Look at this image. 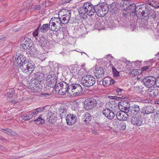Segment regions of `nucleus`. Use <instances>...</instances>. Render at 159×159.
<instances>
[{
	"instance_id": "f257e3e1",
	"label": "nucleus",
	"mask_w": 159,
	"mask_h": 159,
	"mask_svg": "<svg viewBox=\"0 0 159 159\" xmlns=\"http://www.w3.org/2000/svg\"><path fill=\"white\" fill-rule=\"evenodd\" d=\"M49 23L50 25V30L53 31H58L61 30L63 26L61 17L52 18Z\"/></svg>"
},
{
	"instance_id": "f03ea898",
	"label": "nucleus",
	"mask_w": 159,
	"mask_h": 159,
	"mask_svg": "<svg viewBox=\"0 0 159 159\" xmlns=\"http://www.w3.org/2000/svg\"><path fill=\"white\" fill-rule=\"evenodd\" d=\"M146 10L145 12L143 13L140 17L142 20H148L149 19L156 20L159 17V14L158 11L156 12L150 8V10Z\"/></svg>"
},
{
	"instance_id": "7ed1b4c3",
	"label": "nucleus",
	"mask_w": 159,
	"mask_h": 159,
	"mask_svg": "<svg viewBox=\"0 0 159 159\" xmlns=\"http://www.w3.org/2000/svg\"><path fill=\"white\" fill-rule=\"evenodd\" d=\"M69 94L72 97L80 96L83 91L82 87L78 84H72L70 85Z\"/></svg>"
},
{
	"instance_id": "20e7f679",
	"label": "nucleus",
	"mask_w": 159,
	"mask_h": 159,
	"mask_svg": "<svg viewBox=\"0 0 159 159\" xmlns=\"http://www.w3.org/2000/svg\"><path fill=\"white\" fill-rule=\"evenodd\" d=\"M95 13L100 17H103L105 16L108 12L109 7L107 5L102 6L100 4L95 5Z\"/></svg>"
},
{
	"instance_id": "39448f33",
	"label": "nucleus",
	"mask_w": 159,
	"mask_h": 159,
	"mask_svg": "<svg viewBox=\"0 0 159 159\" xmlns=\"http://www.w3.org/2000/svg\"><path fill=\"white\" fill-rule=\"evenodd\" d=\"M35 67V64L34 62L26 61L25 62L21 63L20 65V68L23 72L25 73L28 71H31V73H30V76L32 75L31 73Z\"/></svg>"
},
{
	"instance_id": "423d86ee",
	"label": "nucleus",
	"mask_w": 159,
	"mask_h": 159,
	"mask_svg": "<svg viewBox=\"0 0 159 159\" xmlns=\"http://www.w3.org/2000/svg\"><path fill=\"white\" fill-rule=\"evenodd\" d=\"M120 5L123 7H125L129 12L136 13V5L134 3L129 4L131 0H119Z\"/></svg>"
},
{
	"instance_id": "0eeeda50",
	"label": "nucleus",
	"mask_w": 159,
	"mask_h": 159,
	"mask_svg": "<svg viewBox=\"0 0 159 159\" xmlns=\"http://www.w3.org/2000/svg\"><path fill=\"white\" fill-rule=\"evenodd\" d=\"M81 82L84 86L90 87L93 86L96 82V80L93 75H87L82 77Z\"/></svg>"
},
{
	"instance_id": "6e6552de",
	"label": "nucleus",
	"mask_w": 159,
	"mask_h": 159,
	"mask_svg": "<svg viewBox=\"0 0 159 159\" xmlns=\"http://www.w3.org/2000/svg\"><path fill=\"white\" fill-rule=\"evenodd\" d=\"M95 5H93L91 3L87 2L83 6V10L87 15L91 16L95 14Z\"/></svg>"
},
{
	"instance_id": "1a4fd4ad",
	"label": "nucleus",
	"mask_w": 159,
	"mask_h": 159,
	"mask_svg": "<svg viewBox=\"0 0 159 159\" xmlns=\"http://www.w3.org/2000/svg\"><path fill=\"white\" fill-rule=\"evenodd\" d=\"M70 85L64 81L59 83L56 86V89H59L58 91L59 93L61 94H65L66 93L69 94Z\"/></svg>"
},
{
	"instance_id": "9d476101",
	"label": "nucleus",
	"mask_w": 159,
	"mask_h": 159,
	"mask_svg": "<svg viewBox=\"0 0 159 159\" xmlns=\"http://www.w3.org/2000/svg\"><path fill=\"white\" fill-rule=\"evenodd\" d=\"M156 79L153 76H149L145 77L143 80V84L146 87L150 88L152 87L156 84Z\"/></svg>"
},
{
	"instance_id": "9b49d317",
	"label": "nucleus",
	"mask_w": 159,
	"mask_h": 159,
	"mask_svg": "<svg viewBox=\"0 0 159 159\" xmlns=\"http://www.w3.org/2000/svg\"><path fill=\"white\" fill-rule=\"evenodd\" d=\"M57 78L56 75L53 74L48 75L46 80L47 85L50 87H54L56 88V86H57L56 84L57 82Z\"/></svg>"
},
{
	"instance_id": "f8f14e48",
	"label": "nucleus",
	"mask_w": 159,
	"mask_h": 159,
	"mask_svg": "<svg viewBox=\"0 0 159 159\" xmlns=\"http://www.w3.org/2000/svg\"><path fill=\"white\" fill-rule=\"evenodd\" d=\"M97 103L96 100L90 98L86 99L84 102V108L86 110H91L95 107Z\"/></svg>"
},
{
	"instance_id": "ddd939ff",
	"label": "nucleus",
	"mask_w": 159,
	"mask_h": 159,
	"mask_svg": "<svg viewBox=\"0 0 159 159\" xmlns=\"http://www.w3.org/2000/svg\"><path fill=\"white\" fill-rule=\"evenodd\" d=\"M150 7L145 4H142L138 6L137 7L135 13L136 15L138 17H139L143 12H145L146 10H150Z\"/></svg>"
},
{
	"instance_id": "4468645a",
	"label": "nucleus",
	"mask_w": 159,
	"mask_h": 159,
	"mask_svg": "<svg viewBox=\"0 0 159 159\" xmlns=\"http://www.w3.org/2000/svg\"><path fill=\"white\" fill-rule=\"evenodd\" d=\"M119 106L122 111L125 112H129V111L130 107V104L128 101L122 100L119 103Z\"/></svg>"
},
{
	"instance_id": "2eb2a0df",
	"label": "nucleus",
	"mask_w": 159,
	"mask_h": 159,
	"mask_svg": "<svg viewBox=\"0 0 159 159\" xmlns=\"http://www.w3.org/2000/svg\"><path fill=\"white\" fill-rule=\"evenodd\" d=\"M140 106L134 104L131 107L128 112L127 115L129 116H136L140 114Z\"/></svg>"
},
{
	"instance_id": "dca6fc26",
	"label": "nucleus",
	"mask_w": 159,
	"mask_h": 159,
	"mask_svg": "<svg viewBox=\"0 0 159 159\" xmlns=\"http://www.w3.org/2000/svg\"><path fill=\"white\" fill-rule=\"evenodd\" d=\"M156 111V110L151 106H147L143 107L142 109V113L143 116L151 114L154 113Z\"/></svg>"
},
{
	"instance_id": "f3484780",
	"label": "nucleus",
	"mask_w": 159,
	"mask_h": 159,
	"mask_svg": "<svg viewBox=\"0 0 159 159\" xmlns=\"http://www.w3.org/2000/svg\"><path fill=\"white\" fill-rule=\"evenodd\" d=\"M141 116V115L139 116H133L131 117L130 120L131 124L136 126H139L141 125L143 121Z\"/></svg>"
},
{
	"instance_id": "a211bd4d",
	"label": "nucleus",
	"mask_w": 159,
	"mask_h": 159,
	"mask_svg": "<svg viewBox=\"0 0 159 159\" xmlns=\"http://www.w3.org/2000/svg\"><path fill=\"white\" fill-rule=\"evenodd\" d=\"M68 107L66 105L62 104L58 108V112L61 118H64L68 113Z\"/></svg>"
},
{
	"instance_id": "6ab92c4d",
	"label": "nucleus",
	"mask_w": 159,
	"mask_h": 159,
	"mask_svg": "<svg viewBox=\"0 0 159 159\" xmlns=\"http://www.w3.org/2000/svg\"><path fill=\"white\" fill-rule=\"evenodd\" d=\"M147 94L151 98H154L159 94V88L154 87L152 89H149L148 90Z\"/></svg>"
},
{
	"instance_id": "aec40b11",
	"label": "nucleus",
	"mask_w": 159,
	"mask_h": 159,
	"mask_svg": "<svg viewBox=\"0 0 159 159\" xmlns=\"http://www.w3.org/2000/svg\"><path fill=\"white\" fill-rule=\"evenodd\" d=\"M94 73L95 76L97 78H102L104 75V70L101 67H96Z\"/></svg>"
},
{
	"instance_id": "412c9836",
	"label": "nucleus",
	"mask_w": 159,
	"mask_h": 159,
	"mask_svg": "<svg viewBox=\"0 0 159 159\" xmlns=\"http://www.w3.org/2000/svg\"><path fill=\"white\" fill-rule=\"evenodd\" d=\"M77 117L75 115L69 114L66 116V120L68 125H72L75 123Z\"/></svg>"
},
{
	"instance_id": "4be33fe9",
	"label": "nucleus",
	"mask_w": 159,
	"mask_h": 159,
	"mask_svg": "<svg viewBox=\"0 0 159 159\" xmlns=\"http://www.w3.org/2000/svg\"><path fill=\"white\" fill-rule=\"evenodd\" d=\"M103 114L106 117L110 120L113 119L115 116L114 113L108 108L104 109Z\"/></svg>"
},
{
	"instance_id": "5701e85b",
	"label": "nucleus",
	"mask_w": 159,
	"mask_h": 159,
	"mask_svg": "<svg viewBox=\"0 0 159 159\" xmlns=\"http://www.w3.org/2000/svg\"><path fill=\"white\" fill-rule=\"evenodd\" d=\"M119 5L117 2H114L110 4V7H109V10L112 14L116 13L118 11L119 8Z\"/></svg>"
},
{
	"instance_id": "b1692460",
	"label": "nucleus",
	"mask_w": 159,
	"mask_h": 159,
	"mask_svg": "<svg viewBox=\"0 0 159 159\" xmlns=\"http://www.w3.org/2000/svg\"><path fill=\"white\" fill-rule=\"evenodd\" d=\"M26 61L25 57L23 55L20 54L18 56H16V57H15L14 62L15 64L19 65L21 64L22 63L25 62Z\"/></svg>"
},
{
	"instance_id": "393cba45",
	"label": "nucleus",
	"mask_w": 159,
	"mask_h": 159,
	"mask_svg": "<svg viewBox=\"0 0 159 159\" xmlns=\"http://www.w3.org/2000/svg\"><path fill=\"white\" fill-rule=\"evenodd\" d=\"M34 79L38 82H41L44 80L45 75L43 73L40 72H37L34 74Z\"/></svg>"
},
{
	"instance_id": "a878e982",
	"label": "nucleus",
	"mask_w": 159,
	"mask_h": 159,
	"mask_svg": "<svg viewBox=\"0 0 159 159\" xmlns=\"http://www.w3.org/2000/svg\"><path fill=\"white\" fill-rule=\"evenodd\" d=\"M114 125L115 126L116 125L117 128L120 130H124L126 128V125L123 121H115L114 123Z\"/></svg>"
},
{
	"instance_id": "bb28decb",
	"label": "nucleus",
	"mask_w": 159,
	"mask_h": 159,
	"mask_svg": "<svg viewBox=\"0 0 159 159\" xmlns=\"http://www.w3.org/2000/svg\"><path fill=\"white\" fill-rule=\"evenodd\" d=\"M125 113L124 111H122V110H120L117 112L116 114V116L117 119L120 120H127V117H125L123 118V114L125 115Z\"/></svg>"
},
{
	"instance_id": "cd10ccee",
	"label": "nucleus",
	"mask_w": 159,
	"mask_h": 159,
	"mask_svg": "<svg viewBox=\"0 0 159 159\" xmlns=\"http://www.w3.org/2000/svg\"><path fill=\"white\" fill-rule=\"evenodd\" d=\"M50 24H43L41 27L39 26L38 27L39 28L40 31L42 33H44L46 32L49 29H50Z\"/></svg>"
},
{
	"instance_id": "c85d7f7f",
	"label": "nucleus",
	"mask_w": 159,
	"mask_h": 159,
	"mask_svg": "<svg viewBox=\"0 0 159 159\" xmlns=\"http://www.w3.org/2000/svg\"><path fill=\"white\" fill-rule=\"evenodd\" d=\"M48 116V117L47 119V120L50 123H52L56 116L55 113L49 111Z\"/></svg>"
},
{
	"instance_id": "c756f323",
	"label": "nucleus",
	"mask_w": 159,
	"mask_h": 159,
	"mask_svg": "<svg viewBox=\"0 0 159 159\" xmlns=\"http://www.w3.org/2000/svg\"><path fill=\"white\" fill-rule=\"evenodd\" d=\"M91 115L89 113H86L84 116L83 118V121L85 122L86 124L89 123L91 121Z\"/></svg>"
},
{
	"instance_id": "7c9ffc66",
	"label": "nucleus",
	"mask_w": 159,
	"mask_h": 159,
	"mask_svg": "<svg viewBox=\"0 0 159 159\" xmlns=\"http://www.w3.org/2000/svg\"><path fill=\"white\" fill-rule=\"evenodd\" d=\"M59 17V16H64L66 15H70V11L66 9H63L60 10L58 12Z\"/></svg>"
},
{
	"instance_id": "2f4dec72",
	"label": "nucleus",
	"mask_w": 159,
	"mask_h": 159,
	"mask_svg": "<svg viewBox=\"0 0 159 159\" xmlns=\"http://www.w3.org/2000/svg\"><path fill=\"white\" fill-rule=\"evenodd\" d=\"M130 20L128 17H122L121 19V24L123 26H126L129 25Z\"/></svg>"
},
{
	"instance_id": "473e14b6",
	"label": "nucleus",
	"mask_w": 159,
	"mask_h": 159,
	"mask_svg": "<svg viewBox=\"0 0 159 159\" xmlns=\"http://www.w3.org/2000/svg\"><path fill=\"white\" fill-rule=\"evenodd\" d=\"M61 22L62 24H65L69 22L70 17V15H66L64 16H61Z\"/></svg>"
},
{
	"instance_id": "72a5a7b5",
	"label": "nucleus",
	"mask_w": 159,
	"mask_h": 159,
	"mask_svg": "<svg viewBox=\"0 0 159 159\" xmlns=\"http://www.w3.org/2000/svg\"><path fill=\"white\" fill-rule=\"evenodd\" d=\"M22 42L26 45L28 46V47H30L32 45L31 40L30 39L26 37H25L23 39H22Z\"/></svg>"
},
{
	"instance_id": "f704fd0d",
	"label": "nucleus",
	"mask_w": 159,
	"mask_h": 159,
	"mask_svg": "<svg viewBox=\"0 0 159 159\" xmlns=\"http://www.w3.org/2000/svg\"><path fill=\"white\" fill-rule=\"evenodd\" d=\"M32 118V115L30 112H28L27 114L23 115L21 116L22 119L25 121L29 120Z\"/></svg>"
},
{
	"instance_id": "c9c22d12",
	"label": "nucleus",
	"mask_w": 159,
	"mask_h": 159,
	"mask_svg": "<svg viewBox=\"0 0 159 159\" xmlns=\"http://www.w3.org/2000/svg\"><path fill=\"white\" fill-rule=\"evenodd\" d=\"M42 115H41L39 118H38L34 120V121L35 122H37L38 121H40V122L39 123H38L37 122H35V123L37 124H39L42 125L43 124L45 123L44 120L42 118Z\"/></svg>"
},
{
	"instance_id": "e433bc0d",
	"label": "nucleus",
	"mask_w": 159,
	"mask_h": 159,
	"mask_svg": "<svg viewBox=\"0 0 159 159\" xmlns=\"http://www.w3.org/2000/svg\"><path fill=\"white\" fill-rule=\"evenodd\" d=\"M122 17L124 18L128 17H129V15H130V14H129V13H130V12H129L128 11V10H126L125 7H124V8H122Z\"/></svg>"
},
{
	"instance_id": "4c0bfd02",
	"label": "nucleus",
	"mask_w": 159,
	"mask_h": 159,
	"mask_svg": "<svg viewBox=\"0 0 159 159\" xmlns=\"http://www.w3.org/2000/svg\"><path fill=\"white\" fill-rule=\"evenodd\" d=\"M40 43L42 46L45 47L48 46L49 42L47 39H43V40H41Z\"/></svg>"
},
{
	"instance_id": "58836bf2",
	"label": "nucleus",
	"mask_w": 159,
	"mask_h": 159,
	"mask_svg": "<svg viewBox=\"0 0 159 159\" xmlns=\"http://www.w3.org/2000/svg\"><path fill=\"white\" fill-rule=\"evenodd\" d=\"M112 70L113 74V75L114 77H120L119 72L117 71L116 69L114 67H112Z\"/></svg>"
},
{
	"instance_id": "ea45409f",
	"label": "nucleus",
	"mask_w": 159,
	"mask_h": 159,
	"mask_svg": "<svg viewBox=\"0 0 159 159\" xmlns=\"http://www.w3.org/2000/svg\"><path fill=\"white\" fill-rule=\"evenodd\" d=\"M7 94L8 96H12L14 94V90L13 89H8L7 90Z\"/></svg>"
},
{
	"instance_id": "a19ab883",
	"label": "nucleus",
	"mask_w": 159,
	"mask_h": 159,
	"mask_svg": "<svg viewBox=\"0 0 159 159\" xmlns=\"http://www.w3.org/2000/svg\"><path fill=\"white\" fill-rule=\"evenodd\" d=\"M2 130H4L5 131V132H4V133H6L8 135H11L12 134V133H11V132L12 131V130L9 129H2Z\"/></svg>"
},
{
	"instance_id": "79ce46f5",
	"label": "nucleus",
	"mask_w": 159,
	"mask_h": 159,
	"mask_svg": "<svg viewBox=\"0 0 159 159\" xmlns=\"http://www.w3.org/2000/svg\"><path fill=\"white\" fill-rule=\"evenodd\" d=\"M28 46L23 43L20 46V48L23 51H25V50H26L27 49H28Z\"/></svg>"
},
{
	"instance_id": "37998d69",
	"label": "nucleus",
	"mask_w": 159,
	"mask_h": 159,
	"mask_svg": "<svg viewBox=\"0 0 159 159\" xmlns=\"http://www.w3.org/2000/svg\"><path fill=\"white\" fill-rule=\"evenodd\" d=\"M39 28H37L35 31L33 32V35L34 37H36L38 36V34L39 32H40V30H39Z\"/></svg>"
},
{
	"instance_id": "c03bdc74",
	"label": "nucleus",
	"mask_w": 159,
	"mask_h": 159,
	"mask_svg": "<svg viewBox=\"0 0 159 159\" xmlns=\"http://www.w3.org/2000/svg\"><path fill=\"white\" fill-rule=\"evenodd\" d=\"M42 5H34L33 7L34 9L35 10H40L41 7H42Z\"/></svg>"
},
{
	"instance_id": "a18cd8bd",
	"label": "nucleus",
	"mask_w": 159,
	"mask_h": 159,
	"mask_svg": "<svg viewBox=\"0 0 159 159\" xmlns=\"http://www.w3.org/2000/svg\"><path fill=\"white\" fill-rule=\"evenodd\" d=\"M152 68V67L151 66H146L142 67V69L143 71H146L147 70H151Z\"/></svg>"
},
{
	"instance_id": "49530a36",
	"label": "nucleus",
	"mask_w": 159,
	"mask_h": 159,
	"mask_svg": "<svg viewBox=\"0 0 159 159\" xmlns=\"http://www.w3.org/2000/svg\"><path fill=\"white\" fill-rule=\"evenodd\" d=\"M28 47L29 48L28 49L30 50V53L31 54L32 53L34 54V52L35 51V49L34 48V46H32V45H31V47Z\"/></svg>"
},
{
	"instance_id": "de8ad7c7",
	"label": "nucleus",
	"mask_w": 159,
	"mask_h": 159,
	"mask_svg": "<svg viewBox=\"0 0 159 159\" xmlns=\"http://www.w3.org/2000/svg\"><path fill=\"white\" fill-rule=\"evenodd\" d=\"M45 107H39L35 109V110L36 111V112L37 113V114H38L39 112L43 111L45 108Z\"/></svg>"
},
{
	"instance_id": "09e8293b",
	"label": "nucleus",
	"mask_w": 159,
	"mask_h": 159,
	"mask_svg": "<svg viewBox=\"0 0 159 159\" xmlns=\"http://www.w3.org/2000/svg\"><path fill=\"white\" fill-rule=\"evenodd\" d=\"M108 83V80H106L104 79H103L102 81V84L103 86L105 87H107Z\"/></svg>"
},
{
	"instance_id": "8fccbe9b",
	"label": "nucleus",
	"mask_w": 159,
	"mask_h": 159,
	"mask_svg": "<svg viewBox=\"0 0 159 159\" xmlns=\"http://www.w3.org/2000/svg\"><path fill=\"white\" fill-rule=\"evenodd\" d=\"M147 2L149 5H151L154 7H155V4H154V3L153 2L152 3V2H151L150 1H149V0H148Z\"/></svg>"
},
{
	"instance_id": "3c124183",
	"label": "nucleus",
	"mask_w": 159,
	"mask_h": 159,
	"mask_svg": "<svg viewBox=\"0 0 159 159\" xmlns=\"http://www.w3.org/2000/svg\"><path fill=\"white\" fill-rule=\"evenodd\" d=\"M115 90L118 93H119L120 92H121L123 90V89H119L118 88H116L115 89Z\"/></svg>"
},
{
	"instance_id": "603ef678",
	"label": "nucleus",
	"mask_w": 159,
	"mask_h": 159,
	"mask_svg": "<svg viewBox=\"0 0 159 159\" xmlns=\"http://www.w3.org/2000/svg\"><path fill=\"white\" fill-rule=\"evenodd\" d=\"M30 113H31V115H32V117H33V116L34 115H37L38 114L36 112V111L35 109H34L32 112L30 111Z\"/></svg>"
},
{
	"instance_id": "864d4df0",
	"label": "nucleus",
	"mask_w": 159,
	"mask_h": 159,
	"mask_svg": "<svg viewBox=\"0 0 159 159\" xmlns=\"http://www.w3.org/2000/svg\"><path fill=\"white\" fill-rule=\"evenodd\" d=\"M91 132L93 133L96 135H98L99 133H98L96 130L94 129H91Z\"/></svg>"
},
{
	"instance_id": "5fc2aeb1",
	"label": "nucleus",
	"mask_w": 159,
	"mask_h": 159,
	"mask_svg": "<svg viewBox=\"0 0 159 159\" xmlns=\"http://www.w3.org/2000/svg\"><path fill=\"white\" fill-rule=\"evenodd\" d=\"M156 83L155 84L157 86L156 87L159 88V79H158L156 80Z\"/></svg>"
},
{
	"instance_id": "6e6d98bb",
	"label": "nucleus",
	"mask_w": 159,
	"mask_h": 159,
	"mask_svg": "<svg viewBox=\"0 0 159 159\" xmlns=\"http://www.w3.org/2000/svg\"><path fill=\"white\" fill-rule=\"evenodd\" d=\"M116 81L112 79L110 80V85L113 84Z\"/></svg>"
},
{
	"instance_id": "4d7b16f0",
	"label": "nucleus",
	"mask_w": 159,
	"mask_h": 159,
	"mask_svg": "<svg viewBox=\"0 0 159 159\" xmlns=\"http://www.w3.org/2000/svg\"><path fill=\"white\" fill-rule=\"evenodd\" d=\"M41 96H42L43 97H47V96H49V95L46 93H41Z\"/></svg>"
},
{
	"instance_id": "13d9d810",
	"label": "nucleus",
	"mask_w": 159,
	"mask_h": 159,
	"mask_svg": "<svg viewBox=\"0 0 159 159\" xmlns=\"http://www.w3.org/2000/svg\"><path fill=\"white\" fill-rule=\"evenodd\" d=\"M85 13H84V15L83 14L82 15H81L82 16V18L84 20H85L87 18V16L85 15Z\"/></svg>"
},
{
	"instance_id": "bf43d9fd",
	"label": "nucleus",
	"mask_w": 159,
	"mask_h": 159,
	"mask_svg": "<svg viewBox=\"0 0 159 159\" xmlns=\"http://www.w3.org/2000/svg\"><path fill=\"white\" fill-rule=\"evenodd\" d=\"M79 14H80L81 15H82L83 14L84 15V13H85V12H84L83 11H82V10H80L79 11Z\"/></svg>"
},
{
	"instance_id": "052dcab7",
	"label": "nucleus",
	"mask_w": 159,
	"mask_h": 159,
	"mask_svg": "<svg viewBox=\"0 0 159 159\" xmlns=\"http://www.w3.org/2000/svg\"><path fill=\"white\" fill-rule=\"evenodd\" d=\"M0 139L3 141H5L6 140L1 135H0Z\"/></svg>"
},
{
	"instance_id": "680f3d73",
	"label": "nucleus",
	"mask_w": 159,
	"mask_h": 159,
	"mask_svg": "<svg viewBox=\"0 0 159 159\" xmlns=\"http://www.w3.org/2000/svg\"><path fill=\"white\" fill-rule=\"evenodd\" d=\"M85 64H83L81 66V67H82V68H83V70H84L85 71H86V68H85Z\"/></svg>"
},
{
	"instance_id": "e2e57ef3",
	"label": "nucleus",
	"mask_w": 159,
	"mask_h": 159,
	"mask_svg": "<svg viewBox=\"0 0 159 159\" xmlns=\"http://www.w3.org/2000/svg\"><path fill=\"white\" fill-rule=\"evenodd\" d=\"M155 61V59L154 58L150 60L149 61L150 62H153Z\"/></svg>"
},
{
	"instance_id": "0e129e2a",
	"label": "nucleus",
	"mask_w": 159,
	"mask_h": 159,
	"mask_svg": "<svg viewBox=\"0 0 159 159\" xmlns=\"http://www.w3.org/2000/svg\"><path fill=\"white\" fill-rule=\"evenodd\" d=\"M114 97L115 98V99L116 100H120V99H121V97H117L116 96H115V97Z\"/></svg>"
},
{
	"instance_id": "69168bd1",
	"label": "nucleus",
	"mask_w": 159,
	"mask_h": 159,
	"mask_svg": "<svg viewBox=\"0 0 159 159\" xmlns=\"http://www.w3.org/2000/svg\"><path fill=\"white\" fill-rule=\"evenodd\" d=\"M5 39V37L4 36L0 38V41H2Z\"/></svg>"
},
{
	"instance_id": "338daca9",
	"label": "nucleus",
	"mask_w": 159,
	"mask_h": 159,
	"mask_svg": "<svg viewBox=\"0 0 159 159\" xmlns=\"http://www.w3.org/2000/svg\"><path fill=\"white\" fill-rule=\"evenodd\" d=\"M154 7L158 8L159 7V3H158L157 4H155V7Z\"/></svg>"
},
{
	"instance_id": "774afa93",
	"label": "nucleus",
	"mask_w": 159,
	"mask_h": 159,
	"mask_svg": "<svg viewBox=\"0 0 159 159\" xmlns=\"http://www.w3.org/2000/svg\"><path fill=\"white\" fill-rule=\"evenodd\" d=\"M114 97H115V96H109V98L112 99H115V98Z\"/></svg>"
}]
</instances>
